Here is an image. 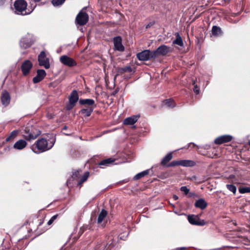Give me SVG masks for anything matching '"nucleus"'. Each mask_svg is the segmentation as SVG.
I'll return each instance as SVG.
<instances>
[{"mask_svg":"<svg viewBox=\"0 0 250 250\" xmlns=\"http://www.w3.org/2000/svg\"><path fill=\"white\" fill-rule=\"evenodd\" d=\"M56 139L53 136L52 138L47 141L46 140L42 138L36 141L32 146V150L36 153L44 152L51 148L54 145Z\"/></svg>","mask_w":250,"mask_h":250,"instance_id":"1","label":"nucleus"},{"mask_svg":"<svg viewBox=\"0 0 250 250\" xmlns=\"http://www.w3.org/2000/svg\"><path fill=\"white\" fill-rule=\"evenodd\" d=\"M27 2L24 0H16L14 3V13L22 16L30 14L31 12H27Z\"/></svg>","mask_w":250,"mask_h":250,"instance_id":"2","label":"nucleus"},{"mask_svg":"<svg viewBox=\"0 0 250 250\" xmlns=\"http://www.w3.org/2000/svg\"><path fill=\"white\" fill-rule=\"evenodd\" d=\"M41 132L33 126H27L25 128L23 134L24 138L27 141L35 140L40 134Z\"/></svg>","mask_w":250,"mask_h":250,"instance_id":"3","label":"nucleus"},{"mask_svg":"<svg viewBox=\"0 0 250 250\" xmlns=\"http://www.w3.org/2000/svg\"><path fill=\"white\" fill-rule=\"evenodd\" d=\"M155 52L149 50H145L137 54V58L140 61H148L156 58Z\"/></svg>","mask_w":250,"mask_h":250,"instance_id":"4","label":"nucleus"},{"mask_svg":"<svg viewBox=\"0 0 250 250\" xmlns=\"http://www.w3.org/2000/svg\"><path fill=\"white\" fill-rule=\"evenodd\" d=\"M35 38L32 34H27L22 38L20 41V46L22 48H27L30 47L35 42Z\"/></svg>","mask_w":250,"mask_h":250,"instance_id":"5","label":"nucleus"},{"mask_svg":"<svg viewBox=\"0 0 250 250\" xmlns=\"http://www.w3.org/2000/svg\"><path fill=\"white\" fill-rule=\"evenodd\" d=\"M89 17L83 9L77 15L76 18V22L80 25H85L88 21Z\"/></svg>","mask_w":250,"mask_h":250,"instance_id":"6","label":"nucleus"},{"mask_svg":"<svg viewBox=\"0 0 250 250\" xmlns=\"http://www.w3.org/2000/svg\"><path fill=\"white\" fill-rule=\"evenodd\" d=\"M78 99L77 91L75 90H73L69 97V104L66 105V109L71 110L75 106Z\"/></svg>","mask_w":250,"mask_h":250,"instance_id":"7","label":"nucleus"},{"mask_svg":"<svg viewBox=\"0 0 250 250\" xmlns=\"http://www.w3.org/2000/svg\"><path fill=\"white\" fill-rule=\"evenodd\" d=\"M38 62L39 65L43 66L45 69H48L50 67L49 59L46 57L44 51H42L38 56Z\"/></svg>","mask_w":250,"mask_h":250,"instance_id":"8","label":"nucleus"},{"mask_svg":"<svg viewBox=\"0 0 250 250\" xmlns=\"http://www.w3.org/2000/svg\"><path fill=\"white\" fill-rule=\"evenodd\" d=\"M60 61L63 65L69 67H72L76 65L77 64L76 61L74 59L67 55H62L61 56L60 58Z\"/></svg>","mask_w":250,"mask_h":250,"instance_id":"9","label":"nucleus"},{"mask_svg":"<svg viewBox=\"0 0 250 250\" xmlns=\"http://www.w3.org/2000/svg\"><path fill=\"white\" fill-rule=\"evenodd\" d=\"M170 51V50L169 47L165 45H162L160 46L156 50H153V52L156 53V58H157L159 55H166Z\"/></svg>","mask_w":250,"mask_h":250,"instance_id":"10","label":"nucleus"},{"mask_svg":"<svg viewBox=\"0 0 250 250\" xmlns=\"http://www.w3.org/2000/svg\"><path fill=\"white\" fill-rule=\"evenodd\" d=\"M33 64L29 60H26L24 61L21 66V69L24 75H27L30 69L32 68Z\"/></svg>","mask_w":250,"mask_h":250,"instance_id":"11","label":"nucleus"},{"mask_svg":"<svg viewBox=\"0 0 250 250\" xmlns=\"http://www.w3.org/2000/svg\"><path fill=\"white\" fill-rule=\"evenodd\" d=\"M232 137L230 135H225L217 137L215 140L214 143L217 145H221L225 143H228L231 141Z\"/></svg>","mask_w":250,"mask_h":250,"instance_id":"12","label":"nucleus"},{"mask_svg":"<svg viewBox=\"0 0 250 250\" xmlns=\"http://www.w3.org/2000/svg\"><path fill=\"white\" fill-rule=\"evenodd\" d=\"M37 73V75L33 79V82L34 83H39L42 81L46 75L45 70L43 69H38Z\"/></svg>","mask_w":250,"mask_h":250,"instance_id":"13","label":"nucleus"},{"mask_svg":"<svg viewBox=\"0 0 250 250\" xmlns=\"http://www.w3.org/2000/svg\"><path fill=\"white\" fill-rule=\"evenodd\" d=\"M188 220L192 225L203 226L205 225L204 220L200 221L197 216L192 215L188 216Z\"/></svg>","mask_w":250,"mask_h":250,"instance_id":"14","label":"nucleus"},{"mask_svg":"<svg viewBox=\"0 0 250 250\" xmlns=\"http://www.w3.org/2000/svg\"><path fill=\"white\" fill-rule=\"evenodd\" d=\"M10 96L8 92L4 91L1 93V101L3 105L7 106L10 103Z\"/></svg>","mask_w":250,"mask_h":250,"instance_id":"15","label":"nucleus"},{"mask_svg":"<svg viewBox=\"0 0 250 250\" xmlns=\"http://www.w3.org/2000/svg\"><path fill=\"white\" fill-rule=\"evenodd\" d=\"M114 47L118 51H122L124 50V47L122 43V38L120 36L116 37L113 39Z\"/></svg>","mask_w":250,"mask_h":250,"instance_id":"16","label":"nucleus"},{"mask_svg":"<svg viewBox=\"0 0 250 250\" xmlns=\"http://www.w3.org/2000/svg\"><path fill=\"white\" fill-rule=\"evenodd\" d=\"M139 118V116L135 115L125 119L124 121V124L125 125H132L134 124Z\"/></svg>","mask_w":250,"mask_h":250,"instance_id":"17","label":"nucleus"},{"mask_svg":"<svg viewBox=\"0 0 250 250\" xmlns=\"http://www.w3.org/2000/svg\"><path fill=\"white\" fill-rule=\"evenodd\" d=\"M194 206L197 208L204 209L207 208L208 204L204 199L201 198L195 202Z\"/></svg>","mask_w":250,"mask_h":250,"instance_id":"18","label":"nucleus"},{"mask_svg":"<svg viewBox=\"0 0 250 250\" xmlns=\"http://www.w3.org/2000/svg\"><path fill=\"white\" fill-rule=\"evenodd\" d=\"M27 145V143L23 140H20L14 145L13 147L15 149L21 150L23 149Z\"/></svg>","mask_w":250,"mask_h":250,"instance_id":"19","label":"nucleus"},{"mask_svg":"<svg viewBox=\"0 0 250 250\" xmlns=\"http://www.w3.org/2000/svg\"><path fill=\"white\" fill-rule=\"evenodd\" d=\"M196 165V162L192 160H180V166L186 167H192Z\"/></svg>","mask_w":250,"mask_h":250,"instance_id":"20","label":"nucleus"},{"mask_svg":"<svg viewBox=\"0 0 250 250\" xmlns=\"http://www.w3.org/2000/svg\"><path fill=\"white\" fill-rule=\"evenodd\" d=\"M114 162V160L111 158L106 159L101 161L99 164V166L102 168H104V167L109 166Z\"/></svg>","mask_w":250,"mask_h":250,"instance_id":"21","label":"nucleus"},{"mask_svg":"<svg viewBox=\"0 0 250 250\" xmlns=\"http://www.w3.org/2000/svg\"><path fill=\"white\" fill-rule=\"evenodd\" d=\"M93 111V108L90 106L87 108H83L80 110V112L85 117H89Z\"/></svg>","mask_w":250,"mask_h":250,"instance_id":"22","label":"nucleus"},{"mask_svg":"<svg viewBox=\"0 0 250 250\" xmlns=\"http://www.w3.org/2000/svg\"><path fill=\"white\" fill-rule=\"evenodd\" d=\"M175 36L176 38L174 41H173V43L178 45L181 47L183 46L184 43L179 33L178 32L176 33Z\"/></svg>","mask_w":250,"mask_h":250,"instance_id":"23","label":"nucleus"},{"mask_svg":"<svg viewBox=\"0 0 250 250\" xmlns=\"http://www.w3.org/2000/svg\"><path fill=\"white\" fill-rule=\"evenodd\" d=\"M79 103L80 104L84 105L87 104L89 106L93 105L95 104V102L93 99H81L79 100Z\"/></svg>","mask_w":250,"mask_h":250,"instance_id":"24","label":"nucleus"},{"mask_svg":"<svg viewBox=\"0 0 250 250\" xmlns=\"http://www.w3.org/2000/svg\"><path fill=\"white\" fill-rule=\"evenodd\" d=\"M211 32L212 35L215 36H219L222 34L221 28L217 26H213L212 27Z\"/></svg>","mask_w":250,"mask_h":250,"instance_id":"25","label":"nucleus"},{"mask_svg":"<svg viewBox=\"0 0 250 250\" xmlns=\"http://www.w3.org/2000/svg\"><path fill=\"white\" fill-rule=\"evenodd\" d=\"M172 158V152H169L167 153L162 160L161 164L162 165H165Z\"/></svg>","mask_w":250,"mask_h":250,"instance_id":"26","label":"nucleus"},{"mask_svg":"<svg viewBox=\"0 0 250 250\" xmlns=\"http://www.w3.org/2000/svg\"><path fill=\"white\" fill-rule=\"evenodd\" d=\"M149 170L147 169L141 172H140L134 176V177H133V179L134 180H139L142 178V177L145 176L146 175H147L149 173Z\"/></svg>","mask_w":250,"mask_h":250,"instance_id":"27","label":"nucleus"},{"mask_svg":"<svg viewBox=\"0 0 250 250\" xmlns=\"http://www.w3.org/2000/svg\"><path fill=\"white\" fill-rule=\"evenodd\" d=\"M107 215V212L104 209H102L100 213L98 215L97 222L98 223L100 224L101 223L104 219L105 218V217Z\"/></svg>","mask_w":250,"mask_h":250,"instance_id":"28","label":"nucleus"},{"mask_svg":"<svg viewBox=\"0 0 250 250\" xmlns=\"http://www.w3.org/2000/svg\"><path fill=\"white\" fill-rule=\"evenodd\" d=\"M132 69L130 66H125L119 68L118 70V74H122L125 72H131Z\"/></svg>","mask_w":250,"mask_h":250,"instance_id":"29","label":"nucleus"},{"mask_svg":"<svg viewBox=\"0 0 250 250\" xmlns=\"http://www.w3.org/2000/svg\"><path fill=\"white\" fill-rule=\"evenodd\" d=\"M18 131L15 130L11 132L10 135L6 138V141L9 142L13 140L18 135Z\"/></svg>","mask_w":250,"mask_h":250,"instance_id":"30","label":"nucleus"},{"mask_svg":"<svg viewBox=\"0 0 250 250\" xmlns=\"http://www.w3.org/2000/svg\"><path fill=\"white\" fill-rule=\"evenodd\" d=\"M164 104L168 107H173L175 106V103L173 100L167 99L164 101Z\"/></svg>","mask_w":250,"mask_h":250,"instance_id":"31","label":"nucleus"},{"mask_svg":"<svg viewBox=\"0 0 250 250\" xmlns=\"http://www.w3.org/2000/svg\"><path fill=\"white\" fill-rule=\"evenodd\" d=\"M89 172H88V171L85 172L84 173L83 175L81 178L80 181L78 182V186H81V185L83 182H84L85 181H86L87 180V179L88 177H89Z\"/></svg>","mask_w":250,"mask_h":250,"instance_id":"32","label":"nucleus"},{"mask_svg":"<svg viewBox=\"0 0 250 250\" xmlns=\"http://www.w3.org/2000/svg\"><path fill=\"white\" fill-rule=\"evenodd\" d=\"M113 246V244H110L104 248V245H101L99 247L97 246L95 250H110Z\"/></svg>","mask_w":250,"mask_h":250,"instance_id":"33","label":"nucleus"},{"mask_svg":"<svg viewBox=\"0 0 250 250\" xmlns=\"http://www.w3.org/2000/svg\"><path fill=\"white\" fill-rule=\"evenodd\" d=\"M240 193H246L250 192V187H240L238 189Z\"/></svg>","mask_w":250,"mask_h":250,"instance_id":"34","label":"nucleus"},{"mask_svg":"<svg viewBox=\"0 0 250 250\" xmlns=\"http://www.w3.org/2000/svg\"><path fill=\"white\" fill-rule=\"evenodd\" d=\"M227 188L233 193L235 194L236 192V187L233 185L227 184L226 185Z\"/></svg>","mask_w":250,"mask_h":250,"instance_id":"35","label":"nucleus"},{"mask_svg":"<svg viewBox=\"0 0 250 250\" xmlns=\"http://www.w3.org/2000/svg\"><path fill=\"white\" fill-rule=\"evenodd\" d=\"M65 0H52V3L54 6H59L62 5Z\"/></svg>","mask_w":250,"mask_h":250,"instance_id":"36","label":"nucleus"},{"mask_svg":"<svg viewBox=\"0 0 250 250\" xmlns=\"http://www.w3.org/2000/svg\"><path fill=\"white\" fill-rule=\"evenodd\" d=\"M177 166H180V160L179 161H173L169 163L168 165V167H175Z\"/></svg>","mask_w":250,"mask_h":250,"instance_id":"37","label":"nucleus"},{"mask_svg":"<svg viewBox=\"0 0 250 250\" xmlns=\"http://www.w3.org/2000/svg\"><path fill=\"white\" fill-rule=\"evenodd\" d=\"M57 217H58V215H55L53 216L50 218V219L48 221L47 224L48 225H51L53 223V222L57 219Z\"/></svg>","mask_w":250,"mask_h":250,"instance_id":"38","label":"nucleus"},{"mask_svg":"<svg viewBox=\"0 0 250 250\" xmlns=\"http://www.w3.org/2000/svg\"><path fill=\"white\" fill-rule=\"evenodd\" d=\"M180 190L181 191L184 192L186 195L188 194L189 191V189L186 186L182 187L180 188Z\"/></svg>","mask_w":250,"mask_h":250,"instance_id":"39","label":"nucleus"},{"mask_svg":"<svg viewBox=\"0 0 250 250\" xmlns=\"http://www.w3.org/2000/svg\"><path fill=\"white\" fill-rule=\"evenodd\" d=\"M79 173H80V171L78 170L73 172L72 176V178H76L77 177H78V175H79Z\"/></svg>","mask_w":250,"mask_h":250,"instance_id":"40","label":"nucleus"},{"mask_svg":"<svg viewBox=\"0 0 250 250\" xmlns=\"http://www.w3.org/2000/svg\"><path fill=\"white\" fill-rule=\"evenodd\" d=\"M193 91H194V92L196 94H199V88H198V87H197V85H194V88H193Z\"/></svg>","mask_w":250,"mask_h":250,"instance_id":"41","label":"nucleus"},{"mask_svg":"<svg viewBox=\"0 0 250 250\" xmlns=\"http://www.w3.org/2000/svg\"><path fill=\"white\" fill-rule=\"evenodd\" d=\"M154 23L153 22H149V23H148L146 26V28H150L151 27V26H152L153 25H154Z\"/></svg>","mask_w":250,"mask_h":250,"instance_id":"42","label":"nucleus"},{"mask_svg":"<svg viewBox=\"0 0 250 250\" xmlns=\"http://www.w3.org/2000/svg\"><path fill=\"white\" fill-rule=\"evenodd\" d=\"M5 0H0V6H3L5 2Z\"/></svg>","mask_w":250,"mask_h":250,"instance_id":"43","label":"nucleus"},{"mask_svg":"<svg viewBox=\"0 0 250 250\" xmlns=\"http://www.w3.org/2000/svg\"><path fill=\"white\" fill-rule=\"evenodd\" d=\"M177 250H186V248H185V247L178 248H177Z\"/></svg>","mask_w":250,"mask_h":250,"instance_id":"44","label":"nucleus"},{"mask_svg":"<svg viewBox=\"0 0 250 250\" xmlns=\"http://www.w3.org/2000/svg\"><path fill=\"white\" fill-rule=\"evenodd\" d=\"M191 180L192 181L196 180V176H193L191 177Z\"/></svg>","mask_w":250,"mask_h":250,"instance_id":"45","label":"nucleus"},{"mask_svg":"<svg viewBox=\"0 0 250 250\" xmlns=\"http://www.w3.org/2000/svg\"><path fill=\"white\" fill-rule=\"evenodd\" d=\"M173 198L175 200H177L178 199V197L176 195H174Z\"/></svg>","mask_w":250,"mask_h":250,"instance_id":"46","label":"nucleus"},{"mask_svg":"<svg viewBox=\"0 0 250 250\" xmlns=\"http://www.w3.org/2000/svg\"><path fill=\"white\" fill-rule=\"evenodd\" d=\"M41 0H34V1L35 2H39V1H41Z\"/></svg>","mask_w":250,"mask_h":250,"instance_id":"47","label":"nucleus"},{"mask_svg":"<svg viewBox=\"0 0 250 250\" xmlns=\"http://www.w3.org/2000/svg\"><path fill=\"white\" fill-rule=\"evenodd\" d=\"M190 144H192L193 145V146H195V145L194 143H190Z\"/></svg>","mask_w":250,"mask_h":250,"instance_id":"48","label":"nucleus"},{"mask_svg":"<svg viewBox=\"0 0 250 250\" xmlns=\"http://www.w3.org/2000/svg\"><path fill=\"white\" fill-rule=\"evenodd\" d=\"M66 126H64V127H63V129H66Z\"/></svg>","mask_w":250,"mask_h":250,"instance_id":"49","label":"nucleus"},{"mask_svg":"<svg viewBox=\"0 0 250 250\" xmlns=\"http://www.w3.org/2000/svg\"><path fill=\"white\" fill-rule=\"evenodd\" d=\"M117 93V92H116H116H115V93H114V95H115V93Z\"/></svg>","mask_w":250,"mask_h":250,"instance_id":"50","label":"nucleus"},{"mask_svg":"<svg viewBox=\"0 0 250 250\" xmlns=\"http://www.w3.org/2000/svg\"><path fill=\"white\" fill-rule=\"evenodd\" d=\"M117 93V92H116H116H115V93H114V95H115V93Z\"/></svg>","mask_w":250,"mask_h":250,"instance_id":"51","label":"nucleus"}]
</instances>
